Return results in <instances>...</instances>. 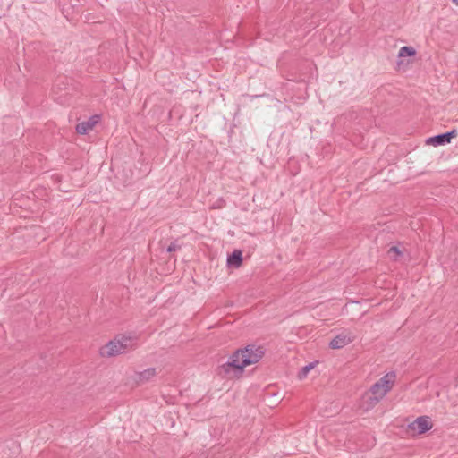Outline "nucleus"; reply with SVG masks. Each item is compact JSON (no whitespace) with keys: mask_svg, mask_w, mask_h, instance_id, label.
<instances>
[{"mask_svg":"<svg viewBox=\"0 0 458 458\" xmlns=\"http://www.w3.org/2000/svg\"><path fill=\"white\" fill-rule=\"evenodd\" d=\"M136 346V340L130 336H120L107 343L102 347L100 353L102 356L112 357L127 352Z\"/></svg>","mask_w":458,"mask_h":458,"instance_id":"obj_2","label":"nucleus"},{"mask_svg":"<svg viewBox=\"0 0 458 458\" xmlns=\"http://www.w3.org/2000/svg\"><path fill=\"white\" fill-rule=\"evenodd\" d=\"M240 357L241 352H237L235 351L225 363L218 367V375L227 379L240 377L245 368L242 365V360Z\"/></svg>","mask_w":458,"mask_h":458,"instance_id":"obj_3","label":"nucleus"},{"mask_svg":"<svg viewBox=\"0 0 458 458\" xmlns=\"http://www.w3.org/2000/svg\"><path fill=\"white\" fill-rule=\"evenodd\" d=\"M452 2H453L454 4L458 5V0H452Z\"/></svg>","mask_w":458,"mask_h":458,"instance_id":"obj_15","label":"nucleus"},{"mask_svg":"<svg viewBox=\"0 0 458 458\" xmlns=\"http://www.w3.org/2000/svg\"><path fill=\"white\" fill-rule=\"evenodd\" d=\"M236 352H241L240 359L242 360V365L245 368L259 362L265 354V349L262 346L255 344H249Z\"/></svg>","mask_w":458,"mask_h":458,"instance_id":"obj_4","label":"nucleus"},{"mask_svg":"<svg viewBox=\"0 0 458 458\" xmlns=\"http://www.w3.org/2000/svg\"><path fill=\"white\" fill-rule=\"evenodd\" d=\"M416 55V51L412 47L404 46L399 49L398 56L405 57V56H414Z\"/></svg>","mask_w":458,"mask_h":458,"instance_id":"obj_11","label":"nucleus"},{"mask_svg":"<svg viewBox=\"0 0 458 458\" xmlns=\"http://www.w3.org/2000/svg\"><path fill=\"white\" fill-rule=\"evenodd\" d=\"M242 263V254L240 250H234L232 254L227 257V265L238 268Z\"/></svg>","mask_w":458,"mask_h":458,"instance_id":"obj_10","label":"nucleus"},{"mask_svg":"<svg viewBox=\"0 0 458 458\" xmlns=\"http://www.w3.org/2000/svg\"><path fill=\"white\" fill-rule=\"evenodd\" d=\"M99 115H92L88 121H83L77 124L76 131L79 134H86L89 131L92 130L93 127L99 122Z\"/></svg>","mask_w":458,"mask_h":458,"instance_id":"obj_8","label":"nucleus"},{"mask_svg":"<svg viewBox=\"0 0 458 458\" xmlns=\"http://www.w3.org/2000/svg\"><path fill=\"white\" fill-rule=\"evenodd\" d=\"M157 375L156 369L148 368L144 371L138 372L135 375V380L139 384H144L152 379Z\"/></svg>","mask_w":458,"mask_h":458,"instance_id":"obj_9","label":"nucleus"},{"mask_svg":"<svg viewBox=\"0 0 458 458\" xmlns=\"http://www.w3.org/2000/svg\"><path fill=\"white\" fill-rule=\"evenodd\" d=\"M401 255L402 251L396 246H393L388 250V256L390 257V259L397 260Z\"/></svg>","mask_w":458,"mask_h":458,"instance_id":"obj_12","label":"nucleus"},{"mask_svg":"<svg viewBox=\"0 0 458 458\" xmlns=\"http://www.w3.org/2000/svg\"><path fill=\"white\" fill-rule=\"evenodd\" d=\"M457 135L456 130H452L450 131L437 134L436 136L430 137L427 139L426 143L433 146H442L451 142V140Z\"/></svg>","mask_w":458,"mask_h":458,"instance_id":"obj_7","label":"nucleus"},{"mask_svg":"<svg viewBox=\"0 0 458 458\" xmlns=\"http://www.w3.org/2000/svg\"><path fill=\"white\" fill-rule=\"evenodd\" d=\"M396 380V373L394 371L386 373L370 388L369 393L362 397L360 407L364 411H369L374 408L393 388Z\"/></svg>","mask_w":458,"mask_h":458,"instance_id":"obj_1","label":"nucleus"},{"mask_svg":"<svg viewBox=\"0 0 458 458\" xmlns=\"http://www.w3.org/2000/svg\"><path fill=\"white\" fill-rule=\"evenodd\" d=\"M313 367H314L313 363H310L309 365H306L305 367H303L301 369V371L299 372V375H298L299 378L302 379V378L306 377L308 373L310 372V370L311 369H313Z\"/></svg>","mask_w":458,"mask_h":458,"instance_id":"obj_13","label":"nucleus"},{"mask_svg":"<svg viewBox=\"0 0 458 458\" xmlns=\"http://www.w3.org/2000/svg\"><path fill=\"white\" fill-rule=\"evenodd\" d=\"M354 339L355 336L351 331L344 330L332 339L329 343V346L332 349H341L352 343Z\"/></svg>","mask_w":458,"mask_h":458,"instance_id":"obj_5","label":"nucleus"},{"mask_svg":"<svg viewBox=\"0 0 458 458\" xmlns=\"http://www.w3.org/2000/svg\"><path fill=\"white\" fill-rule=\"evenodd\" d=\"M409 428L417 434H424L432 428L430 418L428 416L418 417L409 424Z\"/></svg>","mask_w":458,"mask_h":458,"instance_id":"obj_6","label":"nucleus"},{"mask_svg":"<svg viewBox=\"0 0 458 458\" xmlns=\"http://www.w3.org/2000/svg\"><path fill=\"white\" fill-rule=\"evenodd\" d=\"M180 248V246L178 244H176L175 242H172L168 248H167V251L168 252H173V251H175L177 250L178 249Z\"/></svg>","mask_w":458,"mask_h":458,"instance_id":"obj_14","label":"nucleus"}]
</instances>
